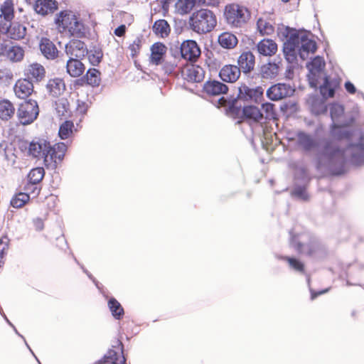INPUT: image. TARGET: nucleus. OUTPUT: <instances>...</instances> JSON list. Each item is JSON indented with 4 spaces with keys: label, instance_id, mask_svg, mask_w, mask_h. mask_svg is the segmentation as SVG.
I'll list each match as a JSON object with an SVG mask.
<instances>
[{
    "label": "nucleus",
    "instance_id": "nucleus-1",
    "mask_svg": "<svg viewBox=\"0 0 364 364\" xmlns=\"http://www.w3.org/2000/svg\"><path fill=\"white\" fill-rule=\"evenodd\" d=\"M296 143L306 151L315 149L313 161L316 168L321 173L341 174L347 161H351L348 150L344 149L341 143L334 140L317 141L311 135L299 132L296 134Z\"/></svg>",
    "mask_w": 364,
    "mask_h": 364
},
{
    "label": "nucleus",
    "instance_id": "nucleus-2",
    "mask_svg": "<svg viewBox=\"0 0 364 364\" xmlns=\"http://www.w3.org/2000/svg\"><path fill=\"white\" fill-rule=\"evenodd\" d=\"M344 112L343 107L334 103L330 107L333 124L331 127V136L334 141L341 143L351 158V162L356 165L364 163V136L359 131H354L348 126L339 123V119Z\"/></svg>",
    "mask_w": 364,
    "mask_h": 364
},
{
    "label": "nucleus",
    "instance_id": "nucleus-3",
    "mask_svg": "<svg viewBox=\"0 0 364 364\" xmlns=\"http://www.w3.org/2000/svg\"><path fill=\"white\" fill-rule=\"evenodd\" d=\"M325 61L320 56L315 57L308 65V79L311 87L319 85L321 95L324 98L332 97L336 89L339 86L336 79H331L324 73Z\"/></svg>",
    "mask_w": 364,
    "mask_h": 364
},
{
    "label": "nucleus",
    "instance_id": "nucleus-4",
    "mask_svg": "<svg viewBox=\"0 0 364 364\" xmlns=\"http://www.w3.org/2000/svg\"><path fill=\"white\" fill-rule=\"evenodd\" d=\"M55 23L60 32H68L70 36L82 38L86 29L83 23L71 11H61L55 18Z\"/></svg>",
    "mask_w": 364,
    "mask_h": 364
},
{
    "label": "nucleus",
    "instance_id": "nucleus-5",
    "mask_svg": "<svg viewBox=\"0 0 364 364\" xmlns=\"http://www.w3.org/2000/svg\"><path fill=\"white\" fill-rule=\"evenodd\" d=\"M189 23L195 32L206 33L216 26L217 21L214 14L208 9H200L194 12L190 17Z\"/></svg>",
    "mask_w": 364,
    "mask_h": 364
},
{
    "label": "nucleus",
    "instance_id": "nucleus-6",
    "mask_svg": "<svg viewBox=\"0 0 364 364\" xmlns=\"http://www.w3.org/2000/svg\"><path fill=\"white\" fill-rule=\"evenodd\" d=\"M39 108L36 101L29 100L19 105L17 116L20 122L23 125L30 124L38 117Z\"/></svg>",
    "mask_w": 364,
    "mask_h": 364
},
{
    "label": "nucleus",
    "instance_id": "nucleus-7",
    "mask_svg": "<svg viewBox=\"0 0 364 364\" xmlns=\"http://www.w3.org/2000/svg\"><path fill=\"white\" fill-rule=\"evenodd\" d=\"M296 46H299V56L305 60L309 53H314L316 50V44L314 41L310 38L311 33L305 32H294L291 34Z\"/></svg>",
    "mask_w": 364,
    "mask_h": 364
},
{
    "label": "nucleus",
    "instance_id": "nucleus-8",
    "mask_svg": "<svg viewBox=\"0 0 364 364\" xmlns=\"http://www.w3.org/2000/svg\"><path fill=\"white\" fill-rule=\"evenodd\" d=\"M225 16L230 25L240 27L246 22L249 17V12L245 8L238 5H230L226 7Z\"/></svg>",
    "mask_w": 364,
    "mask_h": 364
},
{
    "label": "nucleus",
    "instance_id": "nucleus-9",
    "mask_svg": "<svg viewBox=\"0 0 364 364\" xmlns=\"http://www.w3.org/2000/svg\"><path fill=\"white\" fill-rule=\"evenodd\" d=\"M67 150V146L64 143L56 144L51 146L49 144L48 152L45 157V166L48 168H55L57 166V160L61 161Z\"/></svg>",
    "mask_w": 364,
    "mask_h": 364
},
{
    "label": "nucleus",
    "instance_id": "nucleus-10",
    "mask_svg": "<svg viewBox=\"0 0 364 364\" xmlns=\"http://www.w3.org/2000/svg\"><path fill=\"white\" fill-rule=\"evenodd\" d=\"M264 90L262 87L251 88L242 84L238 87L237 99L246 102L259 103L263 96Z\"/></svg>",
    "mask_w": 364,
    "mask_h": 364
},
{
    "label": "nucleus",
    "instance_id": "nucleus-11",
    "mask_svg": "<svg viewBox=\"0 0 364 364\" xmlns=\"http://www.w3.org/2000/svg\"><path fill=\"white\" fill-rule=\"evenodd\" d=\"M294 92V89L289 84L278 83L271 86L267 90V96L272 100L277 101L290 97Z\"/></svg>",
    "mask_w": 364,
    "mask_h": 364
},
{
    "label": "nucleus",
    "instance_id": "nucleus-12",
    "mask_svg": "<svg viewBox=\"0 0 364 364\" xmlns=\"http://www.w3.org/2000/svg\"><path fill=\"white\" fill-rule=\"evenodd\" d=\"M65 51L69 58L82 59L87 53L88 50L85 43L80 40H71L65 47Z\"/></svg>",
    "mask_w": 364,
    "mask_h": 364
},
{
    "label": "nucleus",
    "instance_id": "nucleus-13",
    "mask_svg": "<svg viewBox=\"0 0 364 364\" xmlns=\"http://www.w3.org/2000/svg\"><path fill=\"white\" fill-rule=\"evenodd\" d=\"M0 33H7L8 36L14 40H20L24 38L26 28L18 23L0 22Z\"/></svg>",
    "mask_w": 364,
    "mask_h": 364
},
{
    "label": "nucleus",
    "instance_id": "nucleus-14",
    "mask_svg": "<svg viewBox=\"0 0 364 364\" xmlns=\"http://www.w3.org/2000/svg\"><path fill=\"white\" fill-rule=\"evenodd\" d=\"M180 49L182 58L189 61H195L200 55V49L195 41H183Z\"/></svg>",
    "mask_w": 364,
    "mask_h": 364
},
{
    "label": "nucleus",
    "instance_id": "nucleus-15",
    "mask_svg": "<svg viewBox=\"0 0 364 364\" xmlns=\"http://www.w3.org/2000/svg\"><path fill=\"white\" fill-rule=\"evenodd\" d=\"M303 240H304L298 239L295 236H292L291 238V245L301 253L309 255H314L317 251L321 249V245L316 240H312L307 245L303 244Z\"/></svg>",
    "mask_w": 364,
    "mask_h": 364
},
{
    "label": "nucleus",
    "instance_id": "nucleus-16",
    "mask_svg": "<svg viewBox=\"0 0 364 364\" xmlns=\"http://www.w3.org/2000/svg\"><path fill=\"white\" fill-rule=\"evenodd\" d=\"M49 142L40 139L32 141L28 146V153L34 158H42L45 162V157L48 152Z\"/></svg>",
    "mask_w": 364,
    "mask_h": 364
},
{
    "label": "nucleus",
    "instance_id": "nucleus-17",
    "mask_svg": "<svg viewBox=\"0 0 364 364\" xmlns=\"http://www.w3.org/2000/svg\"><path fill=\"white\" fill-rule=\"evenodd\" d=\"M183 78L189 82H200L205 77L204 70L196 65H188L182 70Z\"/></svg>",
    "mask_w": 364,
    "mask_h": 364
},
{
    "label": "nucleus",
    "instance_id": "nucleus-18",
    "mask_svg": "<svg viewBox=\"0 0 364 364\" xmlns=\"http://www.w3.org/2000/svg\"><path fill=\"white\" fill-rule=\"evenodd\" d=\"M241 75V70L237 65H225L222 67L219 72L220 78L225 82H235Z\"/></svg>",
    "mask_w": 364,
    "mask_h": 364
},
{
    "label": "nucleus",
    "instance_id": "nucleus-19",
    "mask_svg": "<svg viewBox=\"0 0 364 364\" xmlns=\"http://www.w3.org/2000/svg\"><path fill=\"white\" fill-rule=\"evenodd\" d=\"M15 95L20 99H26L33 92L32 81L27 78L18 80L14 87Z\"/></svg>",
    "mask_w": 364,
    "mask_h": 364
},
{
    "label": "nucleus",
    "instance_id": "nucleus-20",
    "mask_svg": "<svg viewBox=\"0 0 364 364\" xmlns=\"http://www.w3.org/2000/svg\"><path fill=\"white\" fill-rule=\"evenodd\" d=\"M238 68L245 74L250 73L254 70L255 58L250 51L243 52L237 59Z\"/></svg>",
    "mask_w": 364,
    "mask_h": 364
},
{
    "label": "nucleus",
    "instance_id": "nucleus-21",
    "mask_svg": "<svg viewBox=\"0 0 364 364\" xmlns=\"http://www.w3.org/2000/svg\"><path fill=\"white\" fill-rule=\"evenodd\" d=\"M25 75L29 80L41 81L46 75L44 67L38 63H33L27 66L24 70Z\"/></svg>",
    "mask_w": 364,
    "mask_h": 364
},
{
    "label": "nucleus",
    "instance_id": "nucleus-22",
    "mask_svg": "<svg viewBox=\"0 0 364 364\" xmlns=\"http://www.w3.org/2000/svg\"><path fill=\"white\" fill-rule=\"evenodd\" d=\"M203 90L208 95L220 96L227 93L228 87L222 82L209 80L204 84Z\"/></svg>",
    "mask_w": 364,
    "mask_h": 364
},
{
    "label": "nucleus",
    "instance_id": "nucleus-23",
    "mask_svg": "<svg viewBox=\"0 0 364 364\" xmlns=\"http://www.w3.org/2000/svg\"><path fill=\"white\" fill-rule=\"evenodd\" d=\"M0 53L6 55L12 62H20L24 56L23 49L18 46H2Z\"/></svg>",
    "mask_w": 364,
    "mask_h": 364
},
{
    "label": "nucleus",
    "instance_id": "nucleus-24",
    "mask_svg": "<svg viewBox=\"0 0 364 364\" xmlns=\"http://www.w3.org/2000/svg\"><path fill=\"white\" fill-rule=\"evenodd\" d=\"M117 345L121 347V354H118L114 350H109L102 359L93 364H105L106 363H110L111 364H124L126 360L122 353L123 345L120 341H117Z\"/></svg>",
    "mask_w": 364,
    "mask_h": 364
},
{
    "label": "nucleus",
    "instance_id": "nucleus-25",
    "mask_svg": "<svg viewBox=\"0 0 364 364\" xmlns=\"http://www.w3.org/2000/svg\"><path fill=\"white\" fill-rule=\"evenodd\" d=\"M277 44L272 39L264 38L257 45V50L263 56H272L277 52Z\"/></svg>",
    "mask_w": 364,
    "mask_h": 364
},
{
    "label": "nucleus",
    "instance_id": "nucleus-26",
    "mask_svg": "<svg viewBox=\"0 0 364 364\" xmlns=\"http://www.w3.org/2000/svg\"><path fill=\"white\" fill-rule=\"evenodd\" d=\"M291 36L289 37L284 44L283 51L285 58L289 63H294L296 60L297 55H299V46H296Z\"/></svg>",
    "mask_w": 364,
    "mask_h": 364
},
{
    "label": "nucleus",
    "instance_id": "nucleus-27",
    "mask_svg": "<svg viewBox=\"0 0 364 364\" xmlns=\"http://www.w3.org/2000/svg\"><path fill=\"white\" fill-rule=\"evenodd\" d=\"M167 48L161 43H156L151 47V63L158 65L162 63Z\"/></svg>",
    "mask_w": 364,
    "mask_h": 364
},
{
    "label": "nucleus",
    "instance_id": "nucleus-28",
    "mask_svg": "<svg viewBox=\"0 0 364 364\" xmlns=\"http://www.w3.org/2000/svg\"><path fill=\"white\" fill-rule=\"evenodd\" d=\"M40 50L42 54L49 60L55 59L58 50L55 44L48 38H43L40 42Z\"/></svg>",
    "mask_w": 364,
    "mask_h": 364
},
{
    "label": "nucleus",
    "instance_id": "nucleus-29",
    "mask_svg": "<svg viewBox=\"0 0 364 364\" xmlns=\"http://www.w3.org/2000/svg\"><path fill=\"white\" fill-rule=\"evenodd\" d=\"M82 59L69 58L66 63L67 73L73 77L80 76L85 70Z\"/></svg>",
    "mask_w": 364,
    "mask_h": 364
},
{
    "label": "nucleus",
    "instance_id": "nucleus-30",
    "mask_svg": "<svg viewBox=\"0 0 364 364\" xmlns=\"http://www.w3.org/2000/svg\"><path fill=\"white\" fill-rule=\"evenodd\" d=\"M34 9L39 14L46 15L56 10L57 4L53 0H38L35 4Z\"/></svg>",
    "mask_w": 364,
    "mask_h": 364
},
{
    "label": "nucleus",
    "instance_id": "nucleus-31",
    "mask_svg": "<svg viewBox=\"0 0 364 364\" xmlns=\"http://www.w3.org/2000/svg\"><path fill=\"white\" fill-rule=\"evenodd\" d=\"M242 113L246 119L255 122H259L264 119V113L257 107L254 105L244 107Z\"/></svg>",
    "mask_w": 364,
    "mask_h": 364
},
{
    "label": "nucleus",
    "instance_id": "nucleus-32",
    "mask_svg": "<svg viewBox=\"0 0 364 364\" xmlns=\"http://www.w3.org/2000/svg\"><path fill=\"white\" fill-rule=\"evenodd\" d=\"M47 89L53 97H58L64 92L65 85L62 79L54 78L48 81Z\"/></svg>",
    "mask_w": 364,
    "mask_h": 364
},
{
    "label": "nucleus",
    "instance_id": "nucleus-33",
    "mask_svg": "<svg viewBox=\"0 0 364 364\" xmlns=\"http://www.w3.org/2000/svg\"><path fill=\"white\" fill-rule=\"evenodd\" d=\"M237 38L231 33L225 32L218 37L219 44L224 48L232 49L237 44Z\"/></svg>",
    "mask_w": 364,
    "mask_h": 364
},
{
    "label": "nucleus",
    "instance_id": "nucleus-34",
    "mask_svg": "<svg viewBox=\"0 0 364 364\" xmlns=\"http://www.w3.org/2000/svg\"><path fill=\"white\" fill-rule=\"evenodd\" d=\"M14 113L15 108L9 100L0 101V119L7 121L14 116Z\"/></svg>",
    "mask_w": 364,
    "mask_h": 364
},
{
    "label": "nucleus",
    "instance_id": "nucleus-35",
    "mask_svg": "<svg viewBox=\"0 0 364 364\" xmlns=\"http://www.w3.org/2000/svg\"><path fill=\"white\" fill-rule=\"evenodd\" d=\"M279 73V67L274 63L263 65L260 68V75L262 78L271 80L274 78Z\"/></svg>",
    "mask_w": 364,
    "mask_h": 364
},
{
    "label": "nucleus",
    "instance_id": "nucleus-36",
    "mask_svg": "<svg viewBox=\"0 0 364 364\" xmlns=\"http://www.w3.org/2000/svg\"><path fill=\"white\" fill-rule=\"evenodd\" d=\"M45 175L44 169L41 167L33 168L28 175L29 183L26 186V190H29L30 186L40 183Z\"/></svg>",
    "mask_w": 364,
    "mask_h": 364
},
{
    "label": "nucleus",
    "instance_id": "nucleus-37",
    "mask_svg": "<svg viewBox=\"0 0 364 364\" xmlns=\"http://www.w3.org/2000/svg\"><path fill=\"white\" fill-rule=\"evenodd\" d=\"M153 31L157 36L165 38L168 36L171 28L166 20L160 19L156 21L153 26Z\"/></svg>",
    "mask_w": 364,
    "mask_h": 364
},
{
    "label": "nucleus",
    "instance_id": "nucleus-38",
    "mask_svg": "<svg viewBox=\"0 0 364 364\" xmlns=\"http://www.w3.org/2000/svg\"><path fill=\"white\" fill-rule=\"evenodd\" d=\"M257 31L262 36H269L274 32V27L267 20L259 18L257 22Z\"/></svg>",
    "mask_w": 364,
    "mask_h": 364
},
{
    "label": "nucleus",
    "instance_id": "nucleus-39",
    "mask_svg": "<svg viewBox=\"0 0 364 364\" xmlns=\"http://www.w3.org/2000/svg\"><path fill=\"white\" fill-rule=\"evenodd\" d=\"M0 18H4V21L1 20L0 22L11 23V21L14 18V9L11 1H6L1 6Z\"/></svg>",
    "mask_w": 364,
    "mask_h": 364
},
{
    "label": "nucleus",
    "instance_id": "nucleus-40",
    "mask_svg": "<svg viewBox=\"0 0 364 364\" xmlns=\"http://www.w3.org/2000/svg\"><path fill=\"white\" fill-rule=\"evenodd\" d=\"M85 77L89 85L95 87L100 82V73L95 68L89 69Z\"/></svg>",
    "mask_w": 364,
    "mask_h": 364
},
{
    "label": "nucleus",
    "instance_id": "nucleus-41",
    "mask_svg": "<svg viewBox=\"0 0 364 364\" xmlns=\"http://www.w3.org/2000/svg\"><path fill=\"white\" fill-rule=\"evenodd\" d=\"M195 6V0H178L176 7L181 14L189 13Z\"/></svg>",
    "mask_w": 364,
    "mask_h": 364
},
{
    "label": "nucleus",
    "instance_id": "nucleus-42",
    "mask_svg": "<svg viewBox=\"0 0 364 364\" xmlns=\"http://www.w3.org/2000/svg\"><path fill=\"white\" fill-rule=\"evenodd\" d=\"M29 199L30 196L28 193H19L12 198L11 205L15 208H20L23 207Z\"/></svg>",
    "mask_w": 364,
    "mask_h": 364
},
{
    "label": "nucleus",
    "instance_id": "nucleus-43",
    "mask_svg": "<svg viewBox=\"0 0 364 364\" xmlns=\"http://www.w3.org/2000/svg\"><path fill=\"white\" fill-rule=\"evenodd\" d=\"M108 306L112 312V316L117 318L119 319L121 316L124 314V309L122 307L121 304L114 298H112L108 301Z\"/></svg>",
    "mask_w": 364,
    "mask_h": 364
},
{
    "label": "nucleus",
    "instance_id": "nucleus-44",
    "mask_svg": "<svg viewBox=\"0 0 364 364\" xmlns=\"http://www.w3.org/2000/svg\"><path fill=\"white\" fill-rule=\"evenodd\" d=\"M74 124L71 121L64 122L59 128V136L62 139H68L73 134Z\"/></svg>",
    "mask_w": 364,
    "mask_h": 364
},
{
    "label": "nucleus",
    "instance_id": "nucleus-45",
    "mask_svg": "<svg viewBox=\"0 0 364 364\" xmlns=\"http://www.w3.org/2000/svg\"><path fill=\"white\" fill-rule=\"evenodd\" d=\"M311 109L314 114L318 115L325 113L327 108L323 100L319 99H313Z\"/></svg>",
    "mask_w": 364,
    "mask_h": 364
},
{
    "label": "nucleus",
    "instance_id": "nucleus-46",
    "mask_svg": "<svg viewBox=\"0 0 364 364\" xmlns=\"http://www.w3.org/2000/svg\"><path fill=\"white\" fill-rule=\"evenodd\" d=\"M86 55L88 56V60L92 65H97L100 63L103 54L100 49H94L88 51Z\"/></svg>",
    "mask_w": 364,
    "mask_h": 364
},
{
    "label": "nucleus",
    "instance_id": "nucleus-47",
    "mask_svg": "<svg viewBox=\"0 0 364 364\" xmlns=\"http://www.w3.org/2000/svg\"><path fill=\"white\" fill-rule=\"evenodd\" d=\"M285 259L288 262L289 265L291 269H294L295 271L299 272H303L304 264L301 261H299L295 258L289 257H285Z\"/></svg>",
    "mask_w": 364,
    "mask_h": 364
},
{
    "label": "nucleus",
    "instance_id": "nucleus-48",
    "mask_svg": "<svg viewBox=\"0 0 364 364\" xmlns=\"http://www.w3.org/2000/svg\"><path fill=\"white\" fill-rule=\"evenodd\" d=\"M264 114V119H269L274 117V105L269 102L264 103L262 105Z\"/></svg>",
    "mask_w": 364,
    "mask_h": 364
},
{
    "label": "nucleus",
    "instance_id": "nucleus-49",
    "mask_svg": "<svg viewBox=\"0 0 364 364\" xmlns=\"http://www.w3.org/2000/svg\"><path fill=\"white\" fill-rule=\"evenodd\" d=\"M293 194L302 200H306L308 195L304 187H296L293 191Z\"/></svg>",
    "mask_w": 364,
    "mask_h": 364
},
{
    "label": "nucleus",
    "instance_id": "nucleus-50",
    "mask_svg": "<svg viewBox=\"0 0 364 364\" xmlns=\"http://www.w3.org/2000/svg\"><path fill=\"white\" fill-rule=\"evenodd\" d=\"M87 105L86 103H85L84 102H80V101H77V110L84 114H85V112H87Z\"/></svg>",
    "mask_w": 364,
    "mask_h": 364
},
{
    "label": "nucleus",
    "instance_id": "nucleus-51",
    "mask_svg": "<svg viewBox=\"0 0 364 364\" xmlns=\"http://www.w3.org/2000/svg\"><path fill=\"white\" fill-rule=\"evenodd\" d=\"M33 225L35 226L36 230L38 231L42 230L44 227L43 220L39 218H35L33 220Z\"/></svg>",
    "mask_w": 364,
    "mask_h": 364
},
{
    "label": "nucleus",
    "instance_id": "nucleus-52",
    "mask_svg": "<svg viewBox=\"0 0 364 364\" xmlns=\"http://www.w3.org/2000/svg\"><path fill=\"white\" fill-rule=\"evenodd\" d=\"M126 31V26L124 25H121L119 27H117L114 30V34L117 36H122L125 33Z\"/></svg>",
    "mask_w": 364,
    "mask_h": 364
},
{
    "label": "nucleus",
    "instance_id": "nucleus-53",
    "mask_svg": "<svg viewBox=\"0 0 364 364\" xmlns=\"http://www.w3.org/2000/svg\"><path fill=\"white\" fill-rule=\"evenodd\" d=\"M345 88L350 94H354L356 91L355 86L350 82H346L345 83Z\"/></svg>",
    "mask_w": 364,
    "mask_h": 364
},
{
    "label": "nucleus",
    "instance_id": "nucleus-54",
    "mask_svg": "<svg viewBox=\"0 0 364 364\" xmlns=\"http://www.w3.org/2000/svg\"><path fill=\"white\" fill-rule=\"evenodd\" d=\"M129 49L132 51V55H134L139 50V41L137 43H136V41H134L132 45H130Z\"/></svg>",
    "mask_w": 364,
    "mask_h": 364
},
{
    "label": "nucleus",
    "instance_id": "nucleus-55",
    "mask_svg": "<svg viewBox=\"0 0 364 364\" xmlns=\"http://www.w3.org/2000/svg\"><path fill=\"white\" fill-rule=\"evenodd\" d=\"M328 291V289H324V290H323L321 291H318V292H316V293L312 292L311 293V299H314L317 296L321 295V294H323L324 293H326Z\"/></svg>",
    "mask_w": 364,
    "mask_h": 364
},
{
    "label": "nucleus",
    "instance_id": "nucleus-56",
    "mask_svg": "<svg viewBox=\"0 0 364 364\" xmlns=\"http://www.w3.org/2000/svg\"><path fill=\"white\" fill-rule=\"evenodd\" d=\"M198 2L200 4H205V0H195V4Z\"/></svg>",
    "mask_w": 364,
    "mask_h": 364
},
{
    "label": "nucleus",
    "instance_id": "nucleus-57",
    "mask_svg": "<svg viewBox=\"0 0 364 364\" xmlns=\"http://www.w3.org/2000/svg\"><path fill=\"white\" fill-rule=\"evenodd\" d=\"M173 68H174V67H173V65H170V66L168 67V70H169L170 72H171V71L173 70Z\"/></svg>",
    "mask_w": 364,
    "mask_h": 364
},
{
    "label": "nucleus",
    "instance_id": "nucleus-58",
    "mask_svg": "<svg viewBox=\"0 0 364 364\" xmlns=\"http://www.w3.org/2000/svg\"><path fill=\"white\" fill-rule=\"evenodd\" d=\"M84 272L88 275L90 278H92L91 275L88 274V272L86 270H84Z\"/></svg>",
    "mask_w": 364,
    "mask_h": 364
},
{
    "label": "nucleus",
    "instance_id": "nucleus-59",
    "mask_svg": "<svg viewBox=\"0 0 364 364\" xmlns=\"http://www.w3.org/2000/svg\"><path fill=\"white\" fill-rule=\"evenodd\" d=\"M5 318H6V321H7L10 325H11V323L9 321V319H7L6 316H5Z\"/></svg>",
    "mask_w": 364,
    "mask_h": 364
},
{
    "label": "nucleus",
    "instance_id": "nucleus-60",
    "mask_svg": "<svg viewBox=\"0 0 364 364\" xmlns=\"http://www.w3.org/2000/svg\"><path fill=\"white\" fill-rule=\"evenodd\" d=\"M289 0H282L284 2H288Z\"/></svg>",
    "mask_w": 364,
    "mask_h": 364
},
{
    "label": "nucleus",
    "instance_id": "nucleus-61",
    "mask_svg": "<svg viewBox=\"0 0 364 364\" xmlns=\"http://www.w3.org/2000/svg\"><path fill=\"white\" fill-rule=\"evenodd\" d=\"M35 190H37V187L34 188V190L33 191V193H34Z\"/></svg>",
    "mask_w": 364,
    "mask_h": 364
},
{
    "label": "nucleus",
    "instance_id": "nucleus-62",
    "mask_svg": "<svg viewBox=\"0 0 364 364\" xmlns=\"http://www.w3.org/2000/svg\"><path fill=\"white\" fill-rule=\"evenodd\" d=\"M39 190L37 191V193H36V195H38L39 193Z\"/></svg>",
    "mask_w": 364,
    "mask_h": 364
}]
</instances>
